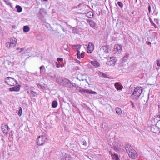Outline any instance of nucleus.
Returning <instances> with one entry per match:
<instances>
[{"instance_id":"1","label":"nucleus","mask_w":160,"mask_h":160,"mask_svg":"<svg viewBox=\"0 0 160 160\" xmlns=\"http://www.w3.org/2000/svg\"><path fill=\"white\" fill-rule=\"evenodd\" d=\"M5 83L11 86H14L15 84H18V82L13 78L11 77H6L4 79Z\"/></svg>"},{"instance_id":"2","label":"nucleus","mask_w":160,"mask_h":160,"mask_svg":"<svg viewBox=\"0 0 160 160\" xmlns=\"http://www.w3.org/2000/svg\"><path fill=\"white\" fill-rule=\"evenodd\" d=\"M47 138L45 136H39L36 140V143L39 146L43 145L46 142Z\"/></svg>"},{"instance_id":"3","label":"nucleus","mask_w":160,"mask_h":160,"mask_svg":"<svg viewBox=\"0 0 160 160\" xmlns=\"http://www.w3.org/2000/svg\"><path fill=\"white\" fill-rule=\"evenodd\" d=\"M142 87H136L134 89L131 95H134L135 98H138L140 96L142 92Z\"/></svg>"},{"instance_id":"4","label":"nucleus","mask_w":160,"mask_h":160,"mask_svg":"<svg viewBox=\"0 0 160 160\" xmlns=\"http://www.w3.org/2000/svg\"><path fill=\"white\" fill-rule=\"evenodd\" d=\"M61 81L63 86L71 88L72 83L69 80L66 78H62Z\"/></svg>"},{"instance_id":"5","label":"nucleus","mask_w":160,"mask_h":160,"mask_svg":"<svg viewBox=\"0 0 160 160\" xmlns=\"http://www.w3.org/2000/svg\"><path fill=\"white\" fill-rule=\"evenodd\" d=\"M78 92H80L82 94H83L85 93H86L87 94H95L97 93L96 92L92 91L91 90H88L83 88H81L79 90Z\"/></svg>"},{"instance_id":"6","label":"nucleus","mask_w":160,"mask_h":160,"mask_svg":"<svg viewBox=\"0 0 160 160\" xmlns=\"http://www.w3.org/2000/svg\"><path fill=\"white\" fill-rule=\"evenodd\" d=\"M131 150V151L128 153V155L130 158L135 159L137 157L138 154L136 151L133 149Z\"/></svg>"},{"instance_id":"7","label":"nucleus","mask_w":160,"mask_h":160,"mask_svg":"<svg viewBox=\"0 0 160 160\" xmlns=\"http://www.w3.org/2000/svg\"><path fill=\"white\" fill-rule=\"evenodd\" d=\"M159 130V128L156 125L155 126L153 125L152 126L150 127V130L155 133L159 134L160 133Z\"/></svg>"},{"instance_id":"8","label":"nucleus","mask_w":160,"mask_h":160,"mask_svg":"<svg viewBox=\"0 0 160 160\" xmlns=\"http://www.w3.org/2000/svg\"><path fill=\"white\" fill-rule=\"evenodd\" d=\"M1 128L3 132L6 134L8 133V131L10 129V128L7 124L2 125Z\"/></svg>"},{"instance_id":"9","label":"nucleus","mask_w":160,"mask_h":160,"mask_svg":"<svg viewBox=\"0 0 160 160\" xmlns=\"http://www.w3.org/2000/svg\"><path fill=\"white\" fill-rule=\"evenodd\" d=\"M21 87V86L20 85H18L15 86L10 88L9 90L10 92H18L20 90Z\"/></svg>"},{"instance_id":"10","label":"nucleus","mask_w":160,"mask_h":160,"mask_svg":"<svg viewBox=\"0 0 160 160\" xmlns=\"http://www.w3.org/2000/svg\"><path fill=\"white\" fill-rule=\"evenodd\" d=\"M122 143L121 142L118 141L117 145H114L113 147V149L116 152L120 151L121 149L120 148L121 146Z\"/></svg>"},{"instance_id":"11","label":"nucleus","mask_w":160,"mask_h":160,"mask_svg":"<svg viewBox=\"0 0 160 160\" xmlns=\"http://www.w3.org/2000/svg\"><path fill=\"white\" fill-rule=\"evenodd\" d=\"M94 48L93 44L91 42H89L87 48V52L88 53H91L93 51Z\"/></svg>"},{"instance_id":"12","label":"nucleus","mask_w":160,"mask_h":160,"mask_svg":"<svg viewBox=\"0 0 160 160\" xmlns=\"http://www.w3.org/2000/svg\"><path fill=\"white\" fill-rule=\"evenodd\" d=\"M17 43V40L16 39L13 38H11V41L10 42V46H11V48L14 47L15 46Z\"/></svg>"},{"instance_id":"13","label":"nucleus","mask_w":160,"mask_h":160,"mask_svg":"<svg viewBox=\"0 0 160 160\" xmlns=\"http://www.w3.org/2000/svg\"><path fill=\"white\" fill-rule=\"evenodd\" d=\"M62 160H71L72 158L69 155L65 153L62 158H61Z\"/></svg>"},{"instance_id":"14","label":"nucleus","mask_w":160,"mask_h":160,"mask_svg":"<svg viewBox=\"0 0 160 160\" xmlns=\"http://www.w3.org/2000/svg\"><path fill=\"white\" fill-rule=\"evenodd\" d=\"M39 13L42 17H44V16L46 14L47 12L45 9L42 8L40 9L39 10Z\"/></svg>"},{"instance_id":"15","label":"nucleus","mask_w":160,"mask_h":160,"mask_svg":"<svg viewBox=\"0 0 160 160\" xmlns=\"http://www.w3.org/2000/svg\"><path fill=\"white\" fill-rule=\"evenodd\" d=\"M91 63L96 68L99 67L100 66V64L96 60L91 61Z\"/></svg>"},{"instance_id":"16","label":"nucleus","mask_w":160,"mask_h":160,"mask_svg":"<svg viewBox=\"0 0 160 160\" xmlns=\"http://www.w3.org/2000/svg\"><path fill=\"white\" fill-rule=\"evenodd\" d=\"M114 86L118 90H121L123 88V86L118 82L115 83Z\"/></svg>"},{"instance_id":"17","label":"nucleus","mask_w":160,"mask_h":160,"mask_svg":"<svg viewBox=\"0 0 160 160\" xmlns=\"http://www.w3.org/2000/svg\"><path fill=\"white\" fill-rule=\"evenodd\" d=\"M88 22L90 26L94 28L96 27V23L92 20H89L88 21Z\"/></svg>"},{"instance_id":"18","label":"nucleus","mask_w":160,"mask_h":160,"mask_svg":"<svg viewBox=\"0 0 160 160\" xmlns=\"http://www.w3.org/2000/svg\"><path fill=\"white\" fill-rule=\"evenodd\" d=\"M125 147L127 153L131 151V150L133 149V148L131 146V145L129 144H126Z\"/></svg>"},{"instance_id":"19","label":"nucleus","mask_w":160,"mask_h":160,"mask_svg":"<svg viewBox=\"0 0 160 160\" xmlns=\"http://www.w3.org/2000/svg\"><path fill=\"white\" fill-rule=\"evenodd\" d=\"M98 75L101 77H103L107 78H109L108 75L102 72L99 71L98 73Z\"/></svg>"},{"instance_id":"20","label":"nucleus","mask_w":160,"mask_h":160,"mask_svg":"<svg viewBox=\"0 0 160 160\" xmlns=\"http://www.w3.org/2000/svg\"><path fill=\"white\" fill-rule=\"evenodd\" d=\"M115 49L116 50V51H117L118 53H119L121 52L122 50V47L120 45L118 44L116 45V47Z\"/></svg>"},{"instance_id":"21","label":"nucleus","mask_w":160,"mask_h":160,"mask_svg":"<svg viewBox=\"0 0 160 160\" xmlns=\"http://www.w3.org/2000/svg\"><path fill=\"white\" fill-rule=\"evenodd\" d=\"M111 157L113 159L115 160H120L119 158L118 155L117 154L111 153Z\"/></svg>"},{"instance_id":"22","label":"nucleus","mask_w":160,"mask_h":160,"mask_svg":"<svg viewBox=\"0 0 160 160\" xmlns=\"http://www.w3.org/2000/svg\"><path fill=\"white\" fill-rule=\"evenodd\" d=\"M116 112L117 114L118 115H120L122 113V111L121 108L118 107H117L115 108Z\"/></svg>"},{"instance_id":"23","label":"nucleus","mask_w":160,"mask_h":160,"mask_svg":"<svg viewBox=\"0 0 160 160\" xmlns=\"http://www.w3.org/2000/svg\"><path fill=\"white\" fill-rule=\"evenodd\" d=\"M81 45L80 44L73 45H72V48L73 49H75V48H77V49L79 50L80 49Z\"/></svg>"},{"instance_id":"24","label":"nucleus","mask_w":160,"mask_h":160,"mask_svg":"<svg viewBox=\"0 0 160 160\" xmlns=\"http://www.w3.org/2000/svg\"><path fill=\"white\" fill-rule=\"evenodd\" d=\"M17 9V11L19 13L21 12L22 11V8L21 6L18 5H17L15 7Z\"/></svg>"},{"instance_id":"25","label":"nucleus","mask_w":160,"mask_h":160,"mask_svg":"<svg viewBox=\"0 0 160 160\" xmlns=\"http://www.w3.org/2000/svg\"><path fill=\"white\" fill-rule=\"evenodd\" d=\"M58 106V102L57 101L54 100L52 102V106L53 108H55Z\"/></svg>"},{"instance_id":"26","label":"nucleus","mask_w":160,"mask_h":160,"mask_svg":"<svg viewBox=\"0 0 160 160\" xmlns=\"http://www.w3.org/2000/svg\"><path fill=\"white\" fill-rule=\"evenodd\" d=\"M30 30V28L28 26H25L23 27V31L24 32H28Z\"/></svg>"},{"instance_id":"27","label":"nucleus","mask_w":160,"mask_h":160,"mask_svg":"<svg viewBox=\"0 0 160 160\" xmlns=\"http://www.w3.org/2000/svg\"><path fill=\"white\" fill-rule=\"evenodd\" d=\"M40 70V72L41 74L42 73H44V71H45V68L44 66L43 65H42L39 67Z\"/></svg>"},{"instance_id":"28","label":"nucleus","mask_w":160,"mask_h":160,"mask_svg":"<svg viewBox=\"0 0 160 160\" xmlns=\"http://www.w3.org/2000/svg\"><path fill=\"white\" fill-rule=\"evenodd\" d=\"M30 93L33 97H36L38 95V93L32 90L30 91Z\"/></svg>"},{"instance_id":"29","label":"nucleus","mask_w":160,"mask_h":160,"mask_svg":"<svg viewBox=\"0 0 160 160\" xmlns=\"http://www.w3.org/2000/svg\"><path fill=\"white\" fill-rule=\"evenodd\" d=\"M116 63H113V62L111 60L107 61L106 63V65L108 66H111L112 65H114Z\"/></svg>"},{"instance_id":"30","label":"nucleus","mask_w":160,"mask_h":160,"mask_svg":"<svg viewBox=\"0 0 160 160\" xmlns=\"http://www.w3.org/2000/svg\"><path fill=\"white\" fill-rule=\"evenodd\" d=\"M72 33L77 34L78 32V30L77 28V27H73L72 28Z\"/></svg>"},{"instance_id":"31","label":"nucleus","mask_w":160,"mask_h":160,"mask_svg":"<svg viewBox=\"0 0 160 160\" xmlns=\"http://www.w3.org/2000/svg\"><path fill=\"white\" fill-rule=\"evenodd\" d=\"M102 48L104 52H106V53H108V50L109 48L108 46H102Z\"/></svg>"},{"instance_id":"32","label":"nucleus","mask_w":160,"mask_h":160,"mask_svg":"<svg viewBox=\"0 0 160 160\" xmlns=\"http://www.w3.org/2000/svg\"><path fill=\"white\" fill-rule=\"evenodd\" d=\"M110 59L113 62V63H116V62L117 61V59L116 58L114 57H112L110 58Z\"/></svg>"},{"instance_id":"33","label":"nucleus","mask_w":160,"mask_h":160,"mask_svg":"<svg viewBox=\"0 0 160 160\" xmlns=\"http://www.w3.org/2000/svg\"><path fill=\"white\" fill-rule=\"evenodd\" d=\"M22 112V110L21 107L19 108V110L18 112V114L19 116H21Z\"/></svg>"},{"instance_id":"34","label":"nucleus","mask_w":160,"mask_h":160,"mask_svg":"<svg viewBox=\"0 0 160 160\" xmlns=\"http://www.w3.org/2000/svg\"><path fill=\"white\" fill-rule=\"evenodd\" d=\"M38 87V88H40L41 89H45V87L44 86H43L42 85H41L39 83H37V84Z\"/></svg>"},{"instance_id":"35","label":"nucleus","mask_w":160,"mask_h":160,"mask_svg":"<svg viewBox=\"0 0 160 160\" xmlns=\"http://www.w3.org/2000/svg\"><path fill=\"white\" fill-rule=\"evenodd\" d=\"M81 142L82 143V144L83 145H84L85 146H86L87 145V142L84 139H82V141H81Z\"/></svg>"},{"instance_id":"36","label":"nucleus","mask_w":160,"mask_h":160,"mask_svg":"<svg viewBox=\"0 0 160 160\" xmlns=\"http://www.w3.org/2000/svg\"><path fill=\"white\" fill-rule=\"evenodd\" d=\"M117 4L120 8H122L123 5L121 2H118L117 3Z\"/></svg>"},{"instance_id":"37","label":"nucleus","mask_w":160,"mask_h":160,"mask_svg":"<svg viewBox=\"0 0 160 160\" xmlns=\"http://www.w3.org/2000/svg\"><path fill=\"white\" fill-rule=\"evenodd\" d=\"M71 88L73 87H75L76 88H78L79 87V86L78 85H77L76 83H72V85H71Z\"/></svg>"},{"instance_id":"38","label":"nucleus","mask_w":160,"mask_h":160,"mask_svg":"<svg viewBox=\"0 0 160 160\" xmlns=\"http://www.w3.org/2000/svg\"><path fill=\"white\" fill-rule=\"evenodd\" d=\"M150 23H151V25L153 26L155 28H158V27L152 21V22H151Z\"/></svg>"},{"instance_id":"39","label":"nucleus","mask_w":160,"mask_h":160,"mask_svg":"<svg viewBox=\"0 0 160 160\" xmlns=\"http://www.w3.org/2000/svg\"><path fill=\"white\" fill-rule=\"evenodd\" d=\"M4 1L7 5H11L12 4L10 3L9 0H4Z\"/></svg>"},{"instance_id":"40","label":"nucleus","mask_w":160,"mask_h":160,"mask_svg":"<svg viewBox=\"0 0 160 160\" xmlns=\"http://www.w3.org/2000/svg\"><path fill=\"white\" fill-rule=\"evenodd\" d=\"M129 57V54H127L126 56H125L123 58V60L126 61Z\"/></svg>"},{"instance_id":"41","label":"nucleus","mask_w":160,"mask_h":160,"mask_svg":"<svg viewBox=\"0 0 160 160\" xmlns=\"http://www.w3.org/2000/svg\"><path fill=\"white\" fill-rule=\"evenodd\" d=\"M77 58L78 59H80V51H79V50H78L77 51Z\"/></svg>"},{"instance_id":"42","label":"nucleus","mask_w":160,"mask_h":160,"mask_svg":"<svg viewBox=\"0 0 160 160\" xmlns=\"http://www.w3.org/2000/svg\"><path fill=\"white\" fill-rule=\"evenodd\" d=\"M155 125H157L158 127L159 128V129H160V119L157 122V123Z\"/></svg>"},{"instance_id":"43","label":"nucleus","mask_w":160,"mask_h":160,"mask_svg":"<svg viewBox=\"0 0 160 160\" xmlns=\"http://www.w3.org/2000/svg\"><path fill=\"white\" fill-rule=\"evenodd\" d=\"M37 39L41 41L42 39V38L41 36H38L37 37Z\"/></svg>"},{"instance_id":"44","label":"nucleus","mask_w":160,"mask_h":160,"mask_svg":"<svg viewBox=\"0 0 160 160\" xmlns=\"http://www.w3.org/2000/svg\"><path fill=\"white\" fill-rule=\"evenodd\" d=\"M157 65L158 66L160 67V60L159 59H157L156 60Z\"/></svg>"},{"instance_id":"45","label":"nucleus","mask_w":160,"mask_h":160,"mask_svg":"<svg viewBox=\"0 0 160 160\" xmlns=\"http://www.w3.org/2000/svg\"><path fill=\"white\" fill-rule=\"evenodd\" d=\"M85 52H82L81 53V54H80V58H83L84 57L85 54H84Z\"/></svg>"},{"instance_id":"46","label":"nucleus","mask_w":160,"mask_h":160,"mask_svg":"<svg viewBox=\"0 0 160 160\" xmlns=\"http://www.w3.org/2000/svg\"><path fill=\"white\" fill-rule=\"evenodd\" d=\"M57 60L58 62H62L63 61V58H58L57 59Z\"/></svg>"},{"instance_id":"47","label":"nucleus","mask_w":160,"mask_h":160,"mask_svg":"<svg viewBox=\"0 0 160 160\" xmlns=\"http://www.w3.org/2000/svg\"><path fill=\"white\" fill-rule=\"evenodd\" d=\"M10 42H8L6 43V46L7 48H11V46H10Z\"/></svg>"},{"instance_id":"48","label":"nucleus","mask_w":160,"mask_h":160,"mask_svg":"<svg viewBox=\"0 0 160 160\" xmlns=\"http://www.w3.org/2000/svg\"><path fill=\"white\" fill-rule=\"evenodd\" d=\"M148 10L149 13H150L151 12V7L150 5V4L149 3H148Z\"/></svg>"},{"instance_id":"49","label":"nucleus","mask_w":160,"mask_h":160,"mask_svg":"<svg viewBox=\"0 0 160 160\" xmlns=\"http://www.w3.org/2000/svg\"><path fill=\"white\" fill-rule=\"evenodd\" d=\"M154 20L157 24H159L158 22L159 21V19H154Z\"/></svg>"},{"instance_id":"50","label":"nucleus","mask_w":160,"mask_h":160,"mask_svg":"<svg viewBox=\"0 0 160 160\" xmlns=\"http://www.w3.org/2000/svg\"><path fill=\"white\" fill-rule=\"evenodd\" d=\"M59 26H60V27L61 28V29L64 32H65L66 31V30H65L64 28L61 25H60Z\"/></svg>"},{"instance_id":"51","label":"nucleus","mask_w":160,"mask_h":160,"mask_svg":"<svg viewBox=\"0 0 160 160\" xmlns=\"http://www.w3.org/2000/svg\"><path fill=\"white\" fill-rule=\"evenodd\" d=\"M24 49V48H17V50H21L19 51V52H21L22 51V50Z\"/></svg>"},{"instance_id":"52","label":"nucleus","mask_w":160,"mask_h":160,"mask_svg":"<svg viewBox=\"0 0 160 160\" xmlns=\"http://www.w3.org/2000/svg\"><path fill=\"white\" fill-rule=\"evenodd\" d=\"M131 104L132 106V108L134 109L135 108V107L134 105V103L132 101H131Z\"/></svg>"},{"instance_id":"53","label":"nucleus","mask_w":160,"mask_h":160,"mask_svg":"<svg viewBox=\"0 0 160 160\" xmlns=\"http://www.w3.org/2000/svg\"><path fill=\"white\" fill-rule=\"evenodd\" d=\"M56 67L57 68H60V67H61L60 65L57 62H56Z\"/></svg>"},{"instance_id":"54","label":"nucleus","mask_w":160,"mask_h":160,"mask_svg":"<svg viewBox=\"0 0 160 160\" xmlns=\"http://www.w3.org/2000/svg\"><path fill=\"white\" fill-rule=\"evenodd\" d=\"M89 14H90V16H92V17H93V13L92 12H88L87 14V15H88Z\"/></svg>"},{"instance_id":"55","label":"nucleus","mask_w":160,"mask_h":160,"mask_svg":"<svg viewBox=\"0 0 160 160\" xmlns=\"http://www.w3.org/2000/svg\"><path fill=\"white\" fill-rule=\"evenodd\" d=\"M146 43L148 45H151V43L148 41H147Z\"/></svg>"},{"instance_id":"56","label":"nucleus","mask_w":160,"mask_h":160,"mask_svg":"<svg viewBox=\"0 0 160 160\" xmlns=\"http://www.w3.org/2000/svg\"><path fill=\"white\" fill-rule=\"evenodd\" d=\"M75 61H76V62L77 63H80V62L79 61L76 59L75 60Z\"/></svg>"},{"instance_id":"57","label":"nucleus","mask_w":160,"mask_h":160,"mask_svg":"<svg viewBox=\"0 0 160 160\" xmlns=\"http://www.w3.org/2000/svg\"><path fill=\"white\" fill-rule=\"evenodd\" d=\"M64 64L63 62L62 63V64L60 65V66H61V67L62 68V67H64Z\"/></svg>"},{"instance_id":"58","label":"nucleus","mask_w":160,"mask_h":160,"mask_svg":"<svg viewBox=\"0 0 160 160\" xmlns=\"http://www.w3.org/2000/svg\"><path fill=\"white\" fill-rule=\"evenodd\" d=\"M149 21H150V22H152L153 21L152 20V19H151V18L150 17H149Z\"/></svg>"},{"instance_id":"59","label":"nucleus","mask_w":160,"mask_h":160,"mask_svg":"<svg viewBox=\"0 0 160 160\" xmlns=\"http://www.w3.org/2000/svg\"><path fill=\"white\" fill-rule=\"evenodd\" d=\"M2 102L1 99H0V104H2Z\"/></svg>"},{"instance_id":"60","label":"nucleus","mask_w":160,"mask_h":160,"mask_svg":"<svg viewBox=\"0 0 160 160\" xmlns=\"http://www.w3.org/2000/svg\"><path fill=\"white\" fill-rule=\"evenodd\" d=\"M2 31V28L0 26V33L1 32V31Z\"/></svg>"},{"instance_id":"61","label":"nucleus","mask_w":160,"mask_h":160,"mask_svg":"<svg viewBox=\"0 0 160 160\" xmlns=\"http://www.w3.org/2000/svg\"><path fill=\"white\" fill-rule=\"evenodd\" d=\"M149 94L148 95V99L146 101V102H147L148 101V99H149Z\"/></svg>"},{"instance_id":"62","label":"nucleus","mask_w":160,"mask_h":160,"mask_svg":"<svg viewBox=\"0 0 160 160\" xmlns=\"http://www.w3.org/2000/svg\"><path fill=\"white\" fill-rule=\"evenodd\" d=\"M15 27H16V26H15V25H13V26H12V28H15Z\"/></svg>"},{"instance_id":"63","label":"nucleus","mask_w":160,"mask_h":160,"mask_svg":"<svg viewBox=\"0 0 160 160\" xmlns=\"http://www.w3.org/2000/svg\"><path fill=\"white\" fill-rule=\"evenodd\" d=\"M109 153L111 155V153H112L111 151H109Z\"/></svg>"},{"instance_id":"64","label":"nucleus","mask_w":160,"mask_h":160,"mask_svg":"<svg viewBox=\"0 0 160 160\" xmlns=\"http://www.w3.org/2000/svg\"><path fill=\"white\" fill-rule=\"evenodd\" d=\"M132 0L133 1V0ZM137 0H135V3H137Z\"/></svg>"}]
</instances>
